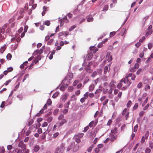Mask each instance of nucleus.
<instances>
[{"mask_svg": "<svg viewBox=\"0 0 153 153\" xmlns=\"http://www.w3.org/2000/svg\"><path fill=\"white\" fill-rule=\"evenodd\" d=\"M131 83V82L129 81L128 79L124 77L121 79L117 87L119 89H120L123 86L121 89L123 90H124L129 87Z\"/></svg>", "mask_w": 153, "mask_h": 153, "instance_id": "1", "label": "nucleus"}, {"mask_svg": "<svg viewBox=\"0 0 153 153\" xmlns=\"http://www.w3.org/2000/svg\"><path fill=\"white\" fill-rule=\"evenodd\" d=\"M71 147L73 149V150L74 152H77L79 149V146H77L75 145L74 142H73L71 143Z\"/></svg>", "mask_w": 153, "mask_h": 153, "instance_id": "2", "label": "nucleus"}, {"mask_svg": "<svg viewBox=\"0 0 153 153\" xmlns=\"http://www.w3.org/2000/svg\"><path fill=\"white\" fill-rule=\"evenodd\" d=\"M64 149V147L61 146L60 147H58L56 149L55 153H62Z\"/></svg>", "mask_w": 153, "mask_h": 153, "instance_id": "3", "label": "nucleus"}, {"mask_svg": "<svg viewBox=\"0 0 153 153\" xmlns=\"http://www.w3.org/2000/svg\"><path fill=\"white\" fill-rule=\"evenodd\" d=\"M4 31L0 29V38L2 39H5L6 37V35L4 33Z\"/></svg>", "mask_w": 153, "mask_h": 153, "instance_id": "4", "label": "nucleus"}, {"mask_svg": "<svg viewBox=\"0 0 153 153\" xmlns=\"http://www.w3.org/2000/svg\"><path fill=\"white\" fill-rule=\"evenodd\" d=\"M110 70V65H108V66H105L104 73L105 74H106L107 72H109Z\"/></svg>", "mask_w": 153, "mask_h": 153, "instance_id": "5", "label": "nucleus"}, {"mask_svg": "<svg viewBox=\"0 0 153 153\" xmlns=\"http://www.w3.org/2000/svg\"><path fill=\"white\" fill-rule=\"evenodd\" d=\"M67 122V120L65 119L61 120L59 123V126H62L64 124L66 123Z\"/></svg>", "mask_w": 153, "mask_h": 153, "instance_id": "6", "label": "nucleus"}, {"mask_svg": "<svg viewBox=\"0 0 153 153\" xmlns=\"http://www.w3.org/2000/svg\"><path fill=\"white\" fill-rule=\"evenodd\" d=\"M49 8L46 6H44L43 7V10L42 13V16H44L46 12L48 10Z\"/></svg>", "mask_w": 153, "mask_h": 153, "instance_id": "7", "label": "nucleus"}, {"mask_svg": "<svg viewBox=\"0 0 153 153\" xmlns=\"http://www.w3.org/2000/svg\"><path fill=\"white\" fill-rule=\"evenodd\" d=\"M110 138L109 139L110 141L112 142H113L114 140L116 139V137L113 134H111L110 135Z\"/></svg>", "mask_w": 153, "mask_h": 153, "instance_id": "8", "label": "nucleus"}, {"mask_svg": "<svg viewBox=\"0 0 153 153\" xmlns=\"http://www.w3.org/2000/svg\"><path fill=\"white\" fill-rule=\"evenodd\" d=\"M40 149V147L39 145H36L33 148V150L35 152H38Z\"/></svg>", "mask_w": 153, "mask_h": 153, "instance_id": "9", "label": "nucleus"}, {"mask_svg": "<svg viewBox=\"0 0 153 153\" xmlns=\"http://www.w3.org/2000/svg\"><path fill=\"white\" fill-rule=\"evenodd\" d=\"M117 127H115L113 129H112L111 131V133L112 134H116L117 133Z\"/></svg>", "mask_w": 153, "mask_h": 153, "instance_id": "10", "label": "nucleus"}, {"mask_svg": "<svg viewBox=\"0 0 153 153\" xmlns=\"http://www.w3.org/2000/svg\"><path fill=\"white\" fill-rule=\"evenodd\" d=\"M94 84H92L90 85L89 88V91H92L94 88Z\"/></svg>", "mask_w": 153, "mask_h": 153, "instance_id": "11", "label": "nucleus"}, {"mask_svg": "<svg viewBox=\"0 0 153 153\" xmlns=\"http://www.w3.org/2000/svg\"><path fill=\"white\" fill-rule=\"evenodd\" d=\"M84 135V134L82 133H78L77 134L75 135V137H79V138H82Z\"/></svg>", "mask_w": 153, "mask_h": 153, "instance_id": "12", "label": "nucleus"}, {"mask_svg": "<svg viewBox=\"0 0 153 153\" xmlns=\"http://www.w3.org/2000/svg\"><path fill=\"white\" fill-rule=\"evenodd\" d=\"M43 52V49H41L39 50H37L34 53H36V54H37V53H39L40 54H42Z\"/></svg>", "mask_w": 153, "mask_h": 153, "instance_id": "13", "label": "nucleus"}, {"mask_svg": "<svg viewBox=\"0 0 153 153\" xmlns=\"http://www.w3.org/2000/svg\"><path fill=\"white\" fill-rule=\"evenodd\" d=\"M67 95H64L62 97V100L64 102H65L67 99Z\"/></svg>", "mask_w": 153, "mask_h": 153, "instance_id": "14", "label": "nucleus"}, {"mask_svg": "<svg viewBox=\"0 0 153 153\" xmlns=\"http://www.w3.org/2000/svg\"><path fill=\"white\" fill-rule=\"evenodd\" d=\"M116 82L114 80H112L109 84V87L111 88L115 86L114 83Z\"/></svg>", "mask_w": 153, "mask_h": 153, "instance_id": "15", "label": "nucleus"}, {"mask_svg": "<svg viewBox=\"0 0 153 153\" xmlns=\"http://www.w3.org/2000/svg\"><path fill=\"white\" fill-rule=\"evenodd\" d=\"M43 25H45L47 26H49L51 24L50 22L49 21L47 20L45 21L43 23Z\"/></svg>", "mask_w": 153, "mask_h": 153, "instance_id": "16", "label": "nucleus"}, {"mask_svg": "<svg viewBox=\"0 0 153 153\" xmlns=\"http://www.w3.org/2000/svg\"><path fill=\"white\" fill-rule=\"evenodd\" d=\"M149 132L148 131H146L144 137L146 139H147L149 137Z\"/></svg>", "mask_w": 153, "mask_h": 153, "instance_id": "17", "label": "nucleus"}, {"mask_svg": "<svg viewBox=\"0 0 153 153\" xmlns=\"http://www.w3.org/2000/svg\"><path fill=\"white\" fill-rule=\"evenodd\" d=\"M153 47V44L152 43H149L148 44V48L149 49H151Z\"/></svg>", "mask_w": 153, "mask_h": 153, "instance_id": "18", "label": "nucleus"}, {"mask_svg": "<svg viewBox=\"0 0 153 153\" xmlns=\"http://www.w3.org/2000/svg\"><path fill=\"white\" fill-rule=\"evenodd\" d=\"M61 20L64 21L66 23H67L68 22V20L67 19L66 16H65L63 18L61 19Z\"/></svg>", "mask_w": 153, "mask_h": 153, "instance_id": "19", "label": "nucleus"}, {"mask_svg": "<svg viewBox=\"0 0 153 153\" xmlns=\"http://www.w3.org/2000/svg\"><path fill=\"white\" fill-rule=\"evenodd\" d=\"M14 153H22V150L20 149H16L15 150L13 151Z\"/></svg>", "mask_w": 153, "mask_h": 153, "instance_id": "20", "label": "nucleus"}, {"mask_svg": "<svg viewBox=\"0 0 153 153\" xmlns=\"http://www.w3.org/2000/svg\"><path fill=\"white\" fill-rule=\"evenodd\" d=\"M6 47L5 46H4L1 47L0 49V52L1 53H2L5 50Z\"/></svg>", "mask_w": 153, "mask_h": 153, "instance_id": "21", "label": "nucleus"}, {"mask_svg": "<svg viewBox=\"0 0 153 153\" xmlns=\"http://www.w3.org/2000/svg\"><path fill=\"white\" fill-rule=\"evenodd\" d=\"M92 57V54H88L86 56V58L88 60H90Z\"/></svg>", "mask_w": 153, "mask_h": 153, "instance_id": "22", "label": "nucleus"}, {"mask_svg": "<svg viewBox=\"0 0 153 153\" xmlns=\"http://www.w3.org/2000/svg\"><path fill=\"white\" fill-rule=\"evenodd\" d=\"M149 147L151 149H153V139L152 141H150L149 142Z\"/></svg>", "mask_w": 153, "mask_h": 153, "instance_id": "23", "label": "nucleus"}, {"mask_svg": "<svg viewBox=\"0 0 153 153\" xmlns=\"http://www.w3.org/2000/svg\"><path fill=\"white\" fill-rule=\"evenodd\" d=\"M64 116L63 114H61L58 117V120L60 121L64 119Z\"/></svg>", "mask_w": 153, "mask_h": 153, "instance_id": "24", "label": "nucleus"}, {"mask_svg": "<svg viewBox=\"0 0 153 153\" xmlns=\"http://www.w3.org/2000/svg\"><path fill=\"white\" fill-rule=\"evenodd\" d=\"M138 106V104L137 103H136L133 107V110H135L136 109Z\"/></svg>", "mask_w": 153, "mask_h": 153, "instance_id": "25", "label": "nucleus"}, {"mask_svg": "<svg viewBox=\"0 0 153 153\" xmlns=\"http://www.w3.org/2000/svg\"><path fill=\"white\" fill-rule=\"evenodd\" d=\"M33 123V120L32 119H30L29 121L28 124H27V126H31Z\"/></svg>", "mask_w": 153, "mask_h": 153, "instance_id": "26", "label": "nucleus"}, {"mask_svg": "<svg viewBox=\"0 0 153 153\" xmlns=\"http://www.w3.org/2000/svg\"><path fill=\"white\" fill-rule=\"evenodd\" d=\"M133 74L132 73H129V74H126L125 77L127 78V79H128V77H131Z\"/></svg>", "mask_w": 153, "mask_h": 153, "instance_id": "27", "label": "nucleus"}, {"mask_svg": "<svg viewBox=\"0 0 153 153\" xmlns=\"http://www.w3.org/2000/svg\"><path fill=\"white\" fill-rule=\"evenodd\" d=\"M7 59L8 60H10L12 58V55L10 53H8L7 54L6 56Z\"/></svg>", "mask_w": 153, "mask_h": 153, "instance_id": "28", "label": "nucleus"}, {"mask_svg": "<svg viewBox=\"0 0 153 153\" xmlns=\"http://www.w3.org/2000/svg\"><path fill=\"white\" fill-rule=\"evenodd\" d=\"M94 147V145H92L88 149V152H91L92 151V149Z\"/></svg>", "mask_w": 153, "mask_h": 153, "instance_id": "29", "label": "nucleus"}, {"mask_svg": "<svg viewBox=\"0 0 153 153\" xmlns=\"http://www.w3.org/2000/svg\"><path fill=\"white\" fill-rule=\"evenodd\" d=\"M24 144L23 141H20L19 142L18 146L19 147H20L23 146Z\"/></svg>", "mask_w": 153, "mask_h": 153, "instance_id": "30", "label": "nucleus"}, {"mask_svg": "<svg viewBox=\"0 0 153 153\" xmlns=\"http://www.w3.org/2000/svg\"><path fill=\"white\" fill-rule=\"evenodd\" d=\"M29 74H26L24 76V79H23V82H24L29 77Z\"/></svg>", "mask_w": 153, "mask_h": 153, "instance_id": "31", "label": "nucleus"}, {"mask_svg": "<svg viewBox=\"0 0 153 153\" xmlns=\"http://www.w3.org/2000/svg\"><path fill=\"white\" fill-rule=\"evenodd\" d=\"M59 94V92H56L52 96V97L54 98H56L57 97H58Z\"/></svg>", "mask_w": 153, "mask_h": 153, "instance_id": "32", "label": "nucleus"}, {"mask_svg": "<svg viewBox=\"0 0 153 153\" xmlns=\"http://www.w3.org/2000/svg\"><path fill=\"white\" fill-rule=\"evenodd\" d=\"M88 96H89V92H87L84 95V97L85 98V99H86L88 97Z\"/></svg>", "mask_w": 153, "mask_h": 153, "instance_id": "33", "label": "nucleus"}, {"mask_svg": "<svg viewBox=\"0 0 153 153\" xmlns=\"http://www.w3.org/2000/svg\"><path fill=\"white\" fill-rule=\"evenodd\" d=\"M151 152V149L149 148H146L145 150V153H150Z\"/></svg>", "mask_w": 153, "mask_h": 153, "instance_id": "34", "label": "nucleus"}, {"mask_svg": "<svg viewBox=\"0 0 153 153\" xmlns=\"http://www.w3.org/2000/svg\"><path fill=\"white\" fill-rule=\"evenodd\" d=\"M75 140L78 143H79L81 142V140L79 137H76L75 138Z\"/></svg>", "mask_w": 153, "mask_h": 153, "instance_id": "35", "label": "nucleus"}, {"mask_svg": "<svg viewBox=\"0 0 153 153\" xmlns=\"http://www.w3.org/2000/svg\"><path fill=\"white\" fill-rule=\"evenodd\" d=\"M7 26V24L4 25L2 27V28H0V29H1L2 30H4L5 32V30Z\"/></svg>", "mask_w": 153, "mask_h": 153, "instance_id": "36", "label": "nucleus"}, {"mask_svg": "<svg viewBox=\"0 0 153 153\" xmlns=\"http://www.w3.org/2000/svg\"><path fill=\"white\" fill-rule=\"evenodd\" d=\"M79 81L78 80H75L73 83V85L74 86H75L79 82Z\"/></svg>", "mask_w": 153, "mask_h": 153, "instance_id": "37", "label": "nucleus"}, {"mask_svg": "<svg viewBox=\"0 0 153 153\" xmlns=\"http://www.w3.org/2000/svg\"><path fill=\"white\" fill-rule=\"evenodd\" d=\"M74 89L73 87L72 86H70L68 87V90L69 92H71Z\"/></svg>", "mask_w": 153, "mask_h": 153, "instance_id": "38", "label": "nucleus"}, {"mask_svg": "<svg viewBox=\"0 0 153 153\" xmlns=\"http://www.w3.org/2000/svg\"><path fill=\"white\" fill-rule=\"evenodd\" d=\"M53 120L52 117H48L47 119V121L48 123H49L51 122Z\"/></svg>", "mask_w": 153, "mask_h": 153, "instance_id": "39", "label": "nucleus"}, {"mask_svg": "<svg viewBox=\"0 0 153 153\" xmlns=\"http://www.w3.org/2000/svg\"><path fill=\"white\" fill-rule=\"evenodd\" d=\"M89 81V79L88 77H86L85 79V80L83 82V83L85 84Z\"/></svg>", "mask_w": 153, "mask_h": 153, "instance_id": "40", "label": "nucleus"}, {"mask_svg": "<svg viewBox=\"0 0 153 153\" xmlns=\"http://www.w3.org/2000/svg\"><path fill=\"white\" fill-rule=\"evenodd\" d=\"M148 100V97H146L145 100L144 101V102L142 104V106H143L145 105V104L147 102Z\"/></svg>", "mask_w": 153, "mask_h": 153, "instance_id": "41", "label": "nucleus"}, {"mask_svg": "<svg viewBox=\"0 0 153 153\" xmlns=\"http://www.w3.org/2000/svg\"><path fill=\"white\" fill-rule=\"evenodd\" d=\"M70 104V101L69 100L67 102V104H65V107L66 108H69V105Z\"/></svg>", "mask_w": 153, "mask_h": 153, "instance_id": "42", "label": "nucleus"}, {"mask_svg": "<svg viewBox=\"0 0 153 153\" xmlns=\"http://www.w3.org/2000/svg\"><path fill=\"white\" fill-rule=\"evenodd\" d=\"M59 135V132H57L53 134V137L54 138H55L57 137V136Z\"/></svg>", "mask_w": 153, "mask_h": 153, "instance_id": "43", "label": "nucleus"}, {"mask_svg": "<svg viewBox=\"0 0 153 153\" xmlns=\"http://www.w3.org/2000/svg\"><path fill=\"white\" fill-rule=\"evenodd\" d=\"M108 101V99H106L103 102L102 104L103 105H106L107 104Z\"/></svg>", "mask_w": 153, "mask_h": 153, "instance_id": "44", "label": "nucleus"}, {"mask_svg": "<svg viewBox=\"0 0 153 153\" xmlns=\"http://www.w3.org/2000/svg\"><path fill=\"white\" fill-rule=\"evenodd\" d=\"M7 71L8 72H10L12 71L13 70V68L12 67H10L7 68Z\"/></svg>", "mask_w": 153, "mask_h": 153, "instance_id": "45", "label": "nucleus"}, {"mask_svg": "<svg viewBox=\"0 0 153 153\" xmlns=\"http://www.w3.org/2000/svg\"><path fill=\"white\" fill-rule=\"evenodd\" d=\"M76 27V25H73L69 29V30L70 31H71L74 30L75 28Z\"/></svg>", "mask_w": 153, "mask_h": 153, "instance_id": "46", "label": "nucleus"}, {"mask_svg": "<svg viewBox=\"0 0 153 153\" xmlns=\"http://www.w3.org/2000/svg\"><path fill=\"white\" fill-rule=\"evenodd\" d=\"M94 19L93 17H89L87 19V21L88 22H92L93 21Z\"/></svg>", "mask_w": 153, "mask_h": 153, "instance_id": "47", "label": "nucleus"}, {"mask_svg": "<svg viewBox=\"0 0 153 153\" xmlns=\"http://www.w3.org/2000/svg\"><path fill=\"white\" fill-rule=\"evenodd\" d=\"M108 5H106L104 6L103 10H108Z\"/></svg>", "mask_w": 153, "mask_h": 153, "instance_id": "48", "label": "nucleus"}, {"mask_svg": "<svg viewBox=\"0 0 153 153\" xmlns=\"http://www.w3.org/2000/svg\"><path fill=\"white\" fill-rule=\"evenodd\" d=\"M131 101L129 100L127 104V107L128 108L130 107L131 104Z\"/></svg>", "mask_w": 153, "mask_h": 153, "instance_id": "49", "label": "nucleus"}, {"mask_svg": "<svg viewBox=\"0 0 153 153\" xmlns=\"http://www.w3.org/2000/svg\"><path fill=\"white\" fill-rule=\"evenodd\" d=\"M142 71V69L141 68L139 69L136 72V74L138 75Z\"/></svg>", "mask_w": 153, "mask_h": 153, "instance_id": "50", "label": "nucleus"}, {"mask_svg": "<svg viewBox=\"0 0 153 153\" xmlns=\"http://www.w3.org/2000/svg\"><path fill=\"white\" fill-rule=\"evenodd\" d=\"M149 104L148 103L147 104V105L143 108V110L144 111L146 110L148 108H149Z\"/></svg>", "mask_w": 153, "mask_h": 153, "instance_id": "51", "label": "nucleus"}, {"mask_svg": "<svg viewBox=\"0 0 153 153\" xmlns=\"http://www.w3.org/2000/svg\"><path fill=\"white\" fill-rule=\"evenodd\" d=\"M116 32L114 31L111 32L110 34V36L111 37L113 36L115 34Z\"/></svg>", "mask_w": 153, "mask_h": 153, "instance_id": "52", "label": "nucleus"}, {"mask_svg": "<svg viewBox=\"0 0 153 153\" xmlns=\"http://www.w3.org/2000/svg\"><path fill=\"white\" fill-rule=\"evenodd\" d=\"M36 59L38 60V61L41 60V56L40 55H38L35 57Z\"/></svg>", "mask_w": 153, "mask_h": 153, "instance_id": "53", "label": "nucleus"}, {"mask_svg": "<svg viewBox=\"0 0 153 153\" xmlns=\"http://www.w3.org/2000/svg\"><path fill=\"white\" fill-rule=\"evenodd\" d=\"M59 111V110L58 109H56L54 110L53 112V114L54 115H56L57 114Z\"/></svg>", "mask_w": 153, "mask_h": 153, "instance_id": "54", "label": "nucleus"}, {"mask_svg": "<svg viewBox=\"0 0 153 153\" xmlns=\"http://www.w3.org/2000/svg\"><path fill=\"white\" fill-rule=\"evenodd\" d=\"M140 45L141 43L139 42H138L135 44V46L137 48H138Z\"/></svg>", "mask_w": 153, "mask_h": 153, "instance_id": "55", "label": "nucleus"}, {"mask_svg": "<svg viewBox=\"0 0 153 153\" xmlns=\"http://www.w3.org/2000/svg\"><path fill=\"white\" fill-rule=\"evenodd\" d=\"M146 138L144 137V136L142 137L141 140L140 141V142L142 143H143L145 141Z\"/></svg>", "mask_w": 153, "mask_h": 153, "instance_id": "56", "label": "nucleus"}, {"mask_svg": "<svg viewBox=\"0 0 153 153\" xmlns=\"http://www.w3.org/2000/svg\"><path fill=\"white\" fill-rule=\"evenodd\" d=\"M138 126L137 125L135 126L134 127V131L135 132H136L138 129Z\"/></svg>", "mask_w": 153, "mask_h": 153, "instance_id": "57", "label": "nucleus"}, {"mask_svg": "<svg viewBox=\"0 0 153 153\" xmlns=\"http://www.w3.org/2000/svg\"><path fill=\"white\" fill-rule=\"evenodd\" d=\"M94 121H91L89 124V126L90 127H92L93 126V125L94 124Z\"/></svg>", "mask_w": 153, "mask_h": 153, "instance_id": "58", "label": "nucleus"}, {"mask_svg": "<svg viewBox=\"0 0 153 153\" xmlns=\"http://www.w3.org/2000/svg\"><path fill=\"white\" fill-rule=\"evenodd\" d=\"M144 111H142L140 112L139 114V115L140 117H142L145 113Z\"/></svg>", "mask_w": 153, "mask_h": 153, "instance_id": "59", "label": "nucleus"}, {"mask_svg": "<svg viewBox=\"0 0 153 153\" xmlns=\"http://www.w3.org/2000/svg\"><path fill=\"white\" fill-rule=\"evenodd\" d=\"M152 32V30H149V31L147 32L146 33V36H147L148 35L151 34Z\"/></svg>", "mask_w": 153, "mask_h": 153, "instance_id": "60", "label": "nucleus"}, {"mask_svg": "<svg viewBox=\"0 0 153 153\" xmlns=\"http://www.w3.org/2000/svg\"><path fill=\"white\" fill-rule=\"evenodd\" d=\"M7 149L9 150H10L13 148V147L11 145H9L7 146Z\"/></svg>", "mask_w": 153, "mask_h": 153, "instance_id": "61", "label": "nucleus"}, {"mask_svg": "<svg viewBox=\"0 0 153 153\" xmlns=\"http://www.w3.org/2000/svg\"><path fill=\"white\" fill-rule=\"evenodd\" d=\"M97 72L94 71L92 74L91 75V76L92 77H94L96 76L97 75Z\"/></svg>", "mask_w": 153, "mask_h": 153, "instance_id": "62", "label": "nucleus"}, {"mask_svg": "<svg viewBox=\"0 0 153 153\" xmlns=\"http://www.w3.org/2000/svg\"><path fill=\"white\" fill-rule=\"evenodd\" d=\"M48 125V123L47 122H45L43 123L42 126V127H45L47 126Z\"/></svg>", "mask_w": 153, "mask_h": 153, "instance_id": "63", "label": "nucleus"}, {"mask_svg": "<svg viewBox=\"0 0 153 153\" xmlns=\"http://www.w3.org/2000/svg\"><path fill=\"white\" fill-rule=\"evenodd\" d=\"M137 87L139 88H140L142 87V84L141 82H139L137 85Z\"/></svg>", "mask_w": 153, "mask_h": 153, "instance_id": "64", "label": "nucleus"}]
</instances>
